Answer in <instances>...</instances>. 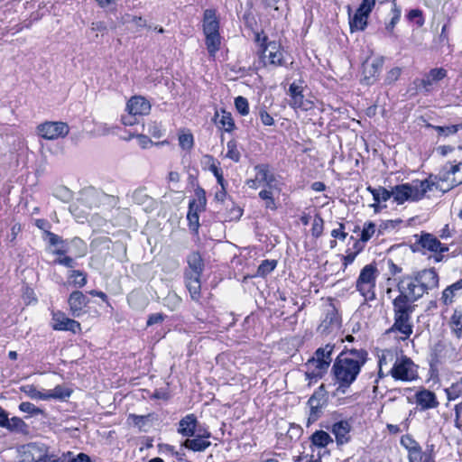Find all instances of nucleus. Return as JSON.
<instances>
[{
	"label": "nucleus",
	"mask_w": 462,
	"mask_h": 462,
	"mask_svg": "<svg viewBox=\"0 0 462 462\" xmlns=\"http://www.w3.org/2000/svg\"><path fill=\"white\" fill-rule=\"evenodd\" d=\"M146 127V131L154 138H160L162 136V129L159 123L157 122H149L144 125Z\"/></svg>",
	"instance_id": "obj_54"
},
{
	"label": "nucleus",
	"mask_w": 462,
	"mask_h": 462,
	"mask_svg": "<svg viewBox=\"0 0 462 462\" xmlns=\"http://www.w3.org/2000/svg\"><path fill=\"white\" fill-rule=\"evenodd\" d=\"M386 374H390L396 381L411 382L419 377L418 366L411 358L401 355L394 366L386 371Z\"/></svg>",
	"instance_id": "obj_5"
},
{
	"label": "nucleus",
	"mask_w": 462,
	"mask_h": 462,
	"mask_svg": "<svg viewBox=\"0 0 462 462\" xmlns=\"http://www.w3.org/2000/svg\"><path fill=\"white\" fill-rule=\"evenodd\" d=\"M410 21H415L419 27L424 24V19L422 16V12L420 9H412L409 12L407 15Z\"/></svg>",
	"instance_id": "obj_56"
},
{
	"label": "nucleus",
	"mask_w": 462,
	"mask_h": 462,
	"mask_svg": "<svg viewBox=\"0 0 462 462\" xmlns=\"http://www.w3.org/2000/svg\"><path fill=\"white\" fill-rule=\"evenodd\" d=\"M51 328L58 331H70L74 334L81 330L80 323L68 318L65 313L56 311L52 313Z\"/></svg>",
	"instance_id": "obj_13"
},
{
	"label": "nucleus",
	"mask_w": 462,
	"mask_h": 462,
	"mask_svg": "<svg viewBox=\"0 0 462 462\" xmlns=\"http://www.w3.org/2000/svg\"><path fill=\"white\" fill-rule=\"evenodd\" d=\"M438 286L439 275L434 269H424L413 274L404 275L397 282L399 293L414 301Z\"/></svg>",
	"instance_id": "obj_1"
},
{
	"label": "nucleus",
	"mask_w": 462,
	"mask_h": 462,
	"mask_svg": "<svg viewBox=\"0 0 462 462\" xmlns=\"http://www.w3.org/2000/svg\"><path fill=\"white\" fill-rule=\"evenodd\" d=\"M346 422L341 420L332 426L331 431L336 438L337 446H343L346 443Z\"/></svg>",
	"instance_id": "obj_34"
},
{
	"label": "nucleus",
	"mask_w": 462,
	"mask_h": 462,
	"mask_svg": "<svg viewBox=\"0 0 462 462\" xmlns=\"http://www.w3.org/2000/svg\"><path fill=\"white\" fill-rule=\"evenodd\" d=\"M374 8V5L362 0L353 18L348 22L352 32L364 31L366 28L368 18Z\"/></svg>",
	"instance_id": "obj_11"
},
{
	"label": "nucleus",
	"mask_w": 462,
	"mask_h": 462,
	"mask_svg": "<svg viewBox=\"0 0 462 462\" xmlns=\"http://www.w3.org/2000/svg\"><path fill=\"white\" fill-rule=\"evenodd\" d=\"M181 303V298L175 292H169L164 298V306L171 310H177Z\"/></svg>",
	"instance_id": "obj_45"
},
{
	"label": "nucleus",
	"mask_w": 462,
	"mask_h": 462,
	"mask_svg": "<svg viewBox=\"0 0 462 462\" xmlns=\"http://www.w3.org/2000/svg\"><path fill=\"white\" fill-rule=\"evenodd\" d=\"M367 360V353L364 349H348L347 373L348 385L352 383L357 374L360 373L361 367Z\"/></svg>",
	"instance_id": "obj_9"
},
{
	"label": "nucleus",
	"mask_w": 462,
	"mask_h": 462,
	"mask_svg": "<svg viewBox=\"0 0 462 462\" xmlns=\"http://www.w3.org/2000/svg\"><path fill=\"white\" fill-rule=\"evenodd\" d=\"M227 152L226 153V157L234 161L235 162H239L240 160V152L237 149V144L235 140H230L226 143Z\"/></svg>",
	"instance_id": "obj_47"
},
{
	"label": "nucleus",
	"mask_w": 462,
	"mask_h": 462,
	"mask_svg": "<svg viewBox=\"0 0 462 462\" xmlns=\"http://www.w3.org/2000/svg\"><path fill=\"white\" fill-rule=\"evenodd\" d=\"M219 18L215 9H206L203 13L202 28L205 35V44L210 57H215L221 46L219 33Z\"/></svg>",
	"instance_id": "obj_2"
},
{
	"label": "nucleus",
	"mask_w": 462,
	"mask_h": 462,
	"mask_svg": "<svg viewBox=\"0 0 462 462\" xmlns=\"http://www.w3.org/2000/svg\"><path fill=\"white\" fill-rule=\"evenodd\" d=\"M439 180L448 181L452 187L462 184V160L457 163H448L439 172Z\"/></svg>",
	"instance_id": "obj_15"
},
{
	"label": "nucleus",
	"mask_w": 462,
	"mask_h": 462,
	"mask_svg": "<svg viewBox=\"0 0 462 462\" xmlns=\"http://www.w3.org/2000/svg\"><path fill=\"white\" fill-rule=\"evenodd\" d=\"M419 243L423 248L436 254H442L448 251V246L446 244L440 243V241L431 234H422Z\"/></svg>",
	"instance_id": "obj_23"
},
{
	"label": "nucleus",
	"mask_w": 462,
	"mask_h": 462,
	"mask_svg": "<svg viewBox=\"0 0 462 462\" xmlns=\"http://www.w3.org/2000/svg\"><path fill=\"white\" fill-rule=\"evenodd\" d=\"M333 346L327 345L325 347H319L316 350L315 356L308 360L306 366V376L310 380L320 378L328 368L331 362V353Z\"/></svg>",
	"instance_id": "obj_4"
},
{
	"label": "nucleus",
	"mask_w": 462,
	"mask_h": 462,
	"mask_svg": "<svg viewBox=\"0 0 462 462\" xmlns=\"http://www.w3.org/2000/svg\"><path fill=\"white\" fill-rule=\"evenodd\" d=\"M72 391L65 386L57 385L54 389L47 391L46 400L49 399H59L64 400L70 396Z\"/></svg>",
	"instance_id": "obj_36"
},
{
	"label": "nucleus",
	"mask_w": 462,
	"mask_h": 462,
	"mask_svg": "<svg viewBox=\"0 0 462 462\" xmlns=\"http://www.w3.org/2000/svg\"><path fill=\"white\" fill-rule=\"evenodd\" d=\"M378 270L374 264H366L360 272L356 287L358 291L372 292L375 291Z\"/></svg>",
	"instance_id": "obj_8"
},
{
	"label": "nucleus",
	"mask_w": 462,
	"mask_h": 462,
	"mask_svg": "<svg viewBox=\"0 0 462 462\" xmlns=\"http://www.w3.org/2000/svg\"><path fill=\"white\" fill-rule=\"evenodd\" d=\"M338 327L337 312L334 306L328 305L325 317L322 319L318 330L322 334H328Z\"/></svg>",
	"instance_id": "obj_19"
},
{
	"label": "nucleus",
	"mask_w": 462,
	"mask_h": 462,
	"mask_svg": "<svg viewBox=\"0 0 462 462\" xmlns=\"http://www.w3.org/2000/svg\"><path fill=\"white\" fill-rule=\"evenodd\" d=\"M375 231V225L372 222L365 223L363 230L361 232V238H363V241H368L372 236L374 234Z\"/></svg>",
	"instance_id": "obj_55"
},
{
	"label": "nucleus",
	"mask_w": 462,
	"mask_h": 462,
	"mask_svg": "<svg viewBox=\"0 0 462 462\" xmlns=\"http://www.w3.org/2000/svg\"><path fill=\"white\" fill-rule=\"evenodd\" d=\"M280 193L273 192L272 190L262 189L259 192V197L265 201V208L271 210H275L277 208L274 196L279 195Z\"/></svg>",
	"instance_id": "obj_40"
},
{
	"label": "nucleus",
	"mask_w": 462,
	"mask_h": 462,
	"mask_svg": "<svg viewBox=\"0 0 462 462\" xmlns=\"http://www.w3.org/2000/svg\"><path fill=\"white\" fill-rule=\"evenodd\" d=\"M303 88L301 86L291 83L289 87V96L291 97L290 106L294 109L309 110L312 107V103L304 98L302 94Z\"/></svg>",
	"instance_id": "obj_17"
},
{
	"label": "nucleus",
	"mask_w": 462,
	"mask_h": 462,
	"mask_svg": "<svg viewBox=\"0 0 462 462\" xmlns=\"http://www.w3.org/2000/svg\"><path fill=\"white\" fill-rule=\"evenodd\" d=\"M20 389L32 399L46 400V393L38 391L32 384L23 385Z\"/></svg>",
	"instance_id": "obj_43"
},
{
	"label": "nucleus",
	"mask_w": 462,
	"mask_h": 462,
	"mask_svg": "<svg viewBox=\"0 0 462 462\" xmlns=\"http://www.w3.org/2000/svg\"><path fill=\"white\" fill-rule=\"evenodd\" d=\"M210 436L211 433L208 430L199 428L198 433L193 436L194 438H188L182 446L194 452L205 451L211 445V442L208 440Z\"/></svg>",
	"instance_id": "obj_14"
},
{
	"label": "nucleus",
	"mask_w": 462,
	"mask_h": 462,
	"mask_svg": "<svg viewBox=\"0 0 462 462\" xmlns=\"http://www.w3.org/2000/svg\"><path fill=\"white\" fill-rule=\"evenodd\" d=\"M445 391L448 400H456L459 398L462 395V377L453 383Z\"/></svg>",
	"instance_id": "obj_41"
},
{
	"label": "nucleus",
	"mask_w": 462,
	"mask_h": 462,
	"mask_svg": "<svg viewBox=\"0 0 462 462\" xmlns=\"http://www.w3.org/2000/svg\"><path fill=\"white\" fill-rule=\"evenodd\" d=\"M392 12H393V15L390 23H387L386 27H385L386 30H388L389 32L393 31L395 25L397 24V23L400 21V18H401V8L395 3H393Z\"/></svg>",
	"instance_id": "obj_52"
},
{
	"label": "nucleus",
	"mask_w": 462,
	"mask_h": 462,
	"mask_svg": "<svg viewBox=\"0 0 462 462\" xmlns=\"http://www.w3.org/2000/svg\"><path fill=\"white\" fill-rule=\"evenodd\" d=\"M449 325L457 337L462 333V309H456L450 318Z\"/></svg>",
	"instance_id": "obj_37"
},
{
	"label": "nucleus",
	"mask_w": 462,
	"mask_h": 462,
	"mask_svg": "<svg viewBox=\"0 0 462 462\" xmlns=\"http://www.w3.org/2000/svg\"><path fill=\"white\" fill-rule=\"evenodd\" d=\"M393 319L394 322L389 331L401 333L402 336L400 337V339L402 340L408 339L413 331L411 314L393 315Z\"/></svg>",
	"instance_id": "obj_16"
},
{
	"label": "nucleus",
	"mask_w": 462,
	"mask_h": 462,
	"mask_svg": "<svg viewBox=\"0 0 462 462\" xmlns=\"http://www.w3.org/2000/svg\"><path fill=\"white\" fill-rule=\"evenodd\" d=\"M209 170L217 178V183L220 186H226V183L223 177L222 171L214 162L209 166Z\"/></svg>",
	"instance_id": "obj_60"
},
{
	"label": "nucleus",
	"mask_w": 462,
	"mask_h": 462,
	"mask_svg": "<svg viewBox=\"0 0 462 462\" xmlns=\"http://www.w3.org/2000/svg\"><path fill=\"white\" fill-rule=\"evenodd\" d=\"M218 124L225 129L226 132L233 131L235 127L234 120L230 113L222 111L221 117L218 121Z\"/></svg>",
	"instance_id": "obj_49"
},
{
	"label": "nucleus",
	"mask_w": 462,
	"mask_h": 462,
	"mask_svg": "<svg viewBox=\"0 0 462 462\" xmlns=\"http://www.w3.org/2000/svg\"><path fill=\"white\" fill-rule=\"evenodd\" d=\"M277 262L275 260H264L258 266L257 275L264 277L272 271H273L276 267Z\"/></svg>",
	"instance_id": "obj_46"
},
{
	"label": "nucleus",
	"mask_w": 462,
	"mask_h": 462,
	"mask_svg": "<svg viewBox=\"0 0 462 462\" xmlns=\"http://www.w3.org/2000/svg\"><path fill=\"white\" fill-rule=\"evenodd\" d=\"M5 429L15 433H28V425L19 417H13L9 419Z\"/></svg>",
	"instance_id": "obj_35"
},
{
	"label": "nucleus",
	"mask_w": 462,
	"mask_h": 462,
	"mask_svg": "<svg viewBox=\"0 0 462 462\" xmlns=\"http://www.w3.org/2000/svg\"><path fill=\"white\" fill-rule=\"evenodd\" d=\"M401 355L396 350L393 349H384L382 350L381 354L378 356V366L382 368H386L388 370L390 367L394 366V364L398 361Z\"/></svg>",
	"instance_id": "obj_30"
},
{
	"label": "nucleus",
	"mask_w": 462,
	"mask_h": 462,
	"mask_svg": "<svg viewBox=\"0 0 462 462\" xmlns=\"http://www.w3.org/2000/svg\"><path fill=\"white\" fill-rule=\"evenodd\" d=\"M35 462H67V456L63 455L61 457H57L54 455H43Z\"/></svg>",
	"instance_id": "obj_61"
},
{
	"label": "nucleus",
	"mask_w": 462,
	"mask_h": 462,
	"mask_svg": "<svg viewBox=\"0 0 462 462\" xmlns=\"http://www.w3.org/2000/svg\"><path fill=\"white\" fill-rule=\"evenodd\" d=\"M235 106L236 110L241 114L242 116H246L249 113V105L248 101L244 97H237L235 98Z\"/></svg>",
	"instance_id": "obj_51"
},
{
	"label": "nucleus",
	"mask_w": 462,
	"mask_h": 462,
	"mask_svg": "<svg viewBox=\"0 0 462 462\" xmlns=\"http://www.w3.org/2000/svg\"><path fill=\"white\" fill-rule=\"evenodd\" d=\"M187 263L189 269L185 271L184 274H191L197 277H201L204 271V261L199 253H190L187 257Z\"/></svg>",
	"instance_id": "obj_25"
},
{
	"label": "nucleus",
	"mask_w": 462,
	"mask_h": 462,
	"mask_svg": "<svg viewBox=\"0 0 462 462\" xmlns=\"http://www.w3.org/2000/svg\"><path fill=\"white\" fill-rule=\"evenodd\" d=\"M186 287L189 291L190 297L193 300L198 301L200 298L201 290V277H197L191 274H184Z\"/></svg>",
	"instance_id": "obj_31"
},
{
	"label": "nucleus",
	"mask_w": 462,
	"mask_h": 462,
	"mask_svg": "<svg viewBox=\"0 0 462 462\" xmlns=\"http://www.w3.org/2000/svg\"><path fill=\"white\" fill-rule=\"evenodd\" d=\"M367 190L371 192L374 198V203L371 205L374 208V211H377L378 205L382 202H386L390 198L393 197V194H391V190L386 189L383 187L378 188H372L368 187Z\"/></svg>",
	"instance_id": "obj_32"
},
{
	"label": "nucleus",
	"mask_w": 462,
	"mask_h": 462,
	"mask_svg": "<svg viewBox=\"0 0 462 462\" xmlns=\"http://www.w3.org/2000/svg\"><path fill=\"white\" fill-rule=\"evenodd\" d=\"M384 59L382 56L367 58L363 63V80L367 85L374 84L379 78Z\"/></svg>",
	"instance_id": "obj_10"
},
{
	"label": "nucleus",
	"mask_w": 462,
	"mask_h": 462,
	"mask_svg": "<svg viewBox=\"0 0 462 462\" xmlns=\"http://www.w3.org/2000/svg\"><path fill=\"white\" fill-rule=\"evenodd\" d=\"M133 200L141 205L144 204L146 200H151V198L145 194L144 189H139L133 193Z\"/></svg>",
	"instance_id": "obj_58"
},
{
	"label": "nucleus",
	"mask_w": 462,
	"mask_h": 462,
	"mask_svg": "<svg viewBox=\"0 0 462 462\" xmlns=\"http://www.w3.org/2000/svg\"><path fill=\"white\" fill-rule=\"evenodd\" d=\"M308 404L310 406V415L308 418V425L316 421L321 413V409L323 406V402L320 398V394L314 393L308 401Z\"/></svg>",
	"instance_id": "obj_29"
},
{
	"label": "nucleus",
	"mask_w": 462,
	"mask_h": 462,
	"mask_svg": "<svg viewBox=\"0 0 462 462\" xmlns=\"http://www.w3.org/2000/svg\"><path fill=\"white\" fill-rule=\"evenodd\" d=\"M179 144L184 150H190L194 144L193 135L189 133L180 134Z\"/></svg>",
	"instance_id": "obj_53"
},
{
	"label": "nucleus",
	"mask_w": 462,
	"mask_h": 462,
	"mask_svg": "<svg viewBox=\"0 0 462 462\" xmlns=\"http://www.w3.org/2000/svg\"><path fill=\"white\" fill-rule=\"evenodd\" d=\"M447 76V70L443 68H435L430 70L421 79V86L425 91H430L431 87Z\"/></svg>",
	"instance_id": "obj_26"
},
{
	"label": "nucleus",
	"mask_w": 462,
	"mask_h": 462,
	"mask_svg": "<svg viewBox=\"0 0 462 462\" xmlns=\"http://www.w3.org/2000/svg\"><path fill=\"white\" fill-rule=\"evenodd\" d=\"M262 52V60L264 65L270 64L282 66L283 64V54L281 44L275 41L269 42L264 45Z\"/></svg>",
	"instance_id": "obj_12"
},
{
	"label": "nucleus",
	"mask_w": 462,
	"mask_h": 462,
	"mask_svg": "<svg viewBox=\"0 0 462 462\" xmlns=\"http://www.w3.org/2000/svg\"><path fill=\"white\" fill-rule=\"evenodd\" d=\"M89 300L80 291H74L68 299L69 311L73 317H80L85 313V308L88 306Z\"/></svg>",
	"instance_id": "obj_18"
},
{
	"label": "nucleus",
	"mask_w": 462,
	"mask_h": 462,
	"mask_svg": "<svg viewBox=\"0 0 462 462\" xmlns=\"http://www.w3.org/2000/svg\"><path fill=\"white\" fill-rule=\"evenodd\" d=\"M402 69L398 67L393 68L390 69L385 77V82L387 84H392L395 82L401 76Z\"/></svg>",
	"instance_id": "obj_57"
},
{
	"label": "nucleus",
	"mask_w": 462,
	"mask_h": 462,
	"mask_svg": "<svg viewBox=\"0 0 462 462\" xmlns=\"http://www.w3.org/2000/svg\"><path fill=\"white\" fill-rule=\"evenodd\" d=\"M415 402L421 411L435 409L439 404L436 394L428 389H421L415 393Z\"/></svg>",
	"instance_id": "obj_20"
},
{
	"label": "nucleus",
	"mask_w": 462,
	"mask_h": 462,
	"mask_svg": "<svg viewBox=\"0 0 462 462\" xmlns=\"http://www.w3.org/2000/svg\"><path fill=\"white\" fill-rule=\"evenodd\" d=\"M151 110V104L143 97H133L126 104V111L131 116L148 115Z\"/></svg>",
	"instance_id": "obj_21"
},
{
	"label": "nucleus",
	"mask_w": 462,
	"mask_h": 462,
	"mask_svg": "<svg viewBox=\"0 0 462 462\" xmlns=\"http://www.w3.org/2000/svg\"><path fill=\"white\" fill-rule=\"evenodd\" d=\"M439 136L448 137L462 130V123L451 125H436L433 126Z\"/></svg>",
	"instance_id": "obj_39"
},
{
	"label": "nucleus",
	"mask_w": 462,
	"mask_h": 462,
	"mask_svg": "<svg viewBox=\"0 0 462 462\" xmlns=\"http://www.w3.org/2000/svg\"><path fill=\"white\" fill-rule=\"evenodd\" d=\"M458 295V291L453 289V285L451 284L442 291L440 300L444 305L448 306L450 305L454 301V299Z\"/></svg>",
	"instance_id": "obj_44"
},
{
	"label": "nucleus",
	"mask_w": 462,
	"mask_h": 462,
	"mask_svg": "<svg viewBox=\"0 0 462 462\" xmlns=\"http://www.w3.org/2000/svg\"><path fill=\"white\" fill-rule=\"evenodd\" d=\"M69 132L68 124L60 121H47L37 126V134L45 140L65 137Z\"/></svg>",
	"instance_id": "obj_7"
},
{
	"label": "nucleus",
	"mask_w": 462,
	"mask_h": 462,
	"mask_svg": "<svg viewBox=\"0 0 462 462\" xmlns=\"http://www.w3.org/2000/svg\"><path fill=\"white\" fill-rule=\"evenodd\" d=\"M415 302L406 297L399 295L393 300V315H405L411 314L414 310V307L411 303Z\"/></svg>",
	"instance_id": "obj_28"
},
{
	"label": "nucleus",
	"mask_w": 462,
	"mask_h": 462,
	"mask_svg": "<svg viewBox=\"0 0 462 462\" xmlns=\"http://www.w3.org/2000/svg\"><path fill=\"white\" fill-rule=\"evenodd\" d=\"M259 116L263 125L271 126L274 124V119L273 118V116L264 109L260 110Z\"/></svg>",
	"instance_id": "obj_63"
},
{
	"label": "nucleus",
	"mask_w": 462,
	"mask_h": 462,
	"mask_svg": "<svg viewBox=\"0 0 462 462\" xmlns=\"http://www.w3.org/2000/svg\"><path fill=\"white\" fill-rule=\"evenodd\" d=\"M310 439L312 444L319 448H325L329 442H332L329 434L324 430H316Z\"/></svg>",
	"instance_id": "obj_38"
},
{
	"label": "nucleus",
	"mask_w": 462,
	"mask_h": 462,
	"mask_svg": "<svg viewBox=\"0 0 462 462\" xmlns=\"http://www.w3.org/2000/svg\"><path fill=\"white\" fill-rule=\"evenodd\" d=\"M322 230H323V220L320 217H316L312 223V228H311L312 235L315 236H319L322 233Z\"/></svg>",
	"instance_id": "obj_62"
},
{
	"label": "nucleus",
	"mask_w": 462,
	"mask_h": 462,
	"mask_svg": "<svg viewBox=\"0 0 462 462\" xmlns=\"http://www.w3.org/2000/svg\"><path fill=\"white\" fill-rule=\"evenodd\" d=\"M401 442L409 451L410 462H421L425 452H422L421 448L415 440L410 437H403Z\"/></svg>",
	"instance_id": "obj_27"
},
{
	"label": "nucleus",
	"mask_w": 462,
	"mask_h": 462,
	"mask_svg": "<svg viewBox=\"0 0 462 462\" xmlns=\"http://www.w3.org/2000/svg\"><path fill=\"white\" fill-rule=\"evenodd\" d=\"M198 430V420L192 413L187 414L179 421L178 432L183 437H193Z\"/></svg>",
	"instance_id": "obj_24"
},
{
	"label": "nucleus",
	"mask_w": 462,
	"mask_h": 462,
	"mask_svg": "<svg viewBox=\"0 0 462 462\" xmlns=\"http://www.w3.org/2000/svg\"><path fill=\"white\" fill-rule=\"evenodd\" d=\"M196 197L198 199V203L195 202V207L199 206L200 209H203L206 207L207 199L206 192L202 188H198L195 190Z\"/></svg>",
	"instance_id": "obj_59"
},
{
	"label": "nucleus",
	"mask_w": 462,
	"mask_h": 462,
	"mask_svg": "<svg viewBox=\"0 0 462 462\" xmlns=\"http://www.w3.org/2000/svg\"><path fill=\"white\" fill-rule=\"evenodd\" d=\"M19 410L32 416L43 414V411L42 409L36 407L33 403L29 402H21L19 405Z\"/></svg>",
	"instance_id": "obj_50"
},
{
	"label": "nucleus",
	"mask_w": 462,
	"mask_h": 462,
	"mask_svg": "<svg viewBox=\"0 0 462 462\" xmlns=\"http://www.w3.org/2000/svg\"><path fill=\"white\" fill-rule=\"evenodd\" d=\"M69 279L71 281V283L79 288H82L87 283V276L86 274L79 270H73L70 272L69 275Z\"/></svg>",
	"instance_id": "obj_42"
},
{
	"label": "nucleus",
	"mask_w": 462,
	"mask_h": 462,
	"mask_svg": "<svg viewBox=\"0 0 462 462\" xmlns=\"http://www.w3.org/2000/svg\"><path fill=\"white\" fill-rule=\"evenodd\" d=\"M201 209L199 208V206L195 207V200H192L191 202H189L187 218L189 221V224L191 226H199V217L198 212Z\"/></svg>",
	"instance_id": "obj_48"
},
{
	"label": "nucleus",
	"mask_w": 462,
	"mask_h": 462,
	"mask_svg": "<svg viewBox=\"0 0 462 462\" xmlns=\"http://www.w3.org/2000/svg\"><path fill=\"white\" fill-rule=\"evenodd\" d=\"M453 354V348L450 345L439 342L435 344L430 354V365H437L444 363L450 358Z\"/></svg>",
	"instance_id": "obj_22"
},
{
	"label": "nucleus",
	"mask_w": 462,
	"mask_h": 462,
	"mask_svg": "<svg viewBox=\"0 0 462 462\" xmlns=\"http://www.w3.org/2000/svg\"><path fill=\"white\" fill-rule=\"evenodd\" d=\"M255 176L257 177V180L259 184L263 186L267 182L273 180V176H275L273 172L270 171L269 167L265 164H259L254 167Z\"/></svg>",
	"instance_id": "obj_33"
},
{
	"label": "nucleus",
	"mask_w": 462,
	"mask_h": 462,
	"mask_svg": "<svg viewBox=\"0 0 462 462\" xmlns=\"http://www.w3.org/2000/svg\"><path fill=\"white\" fill-rule=\"evenodd\" d=\"M455 426L461 430L462 429V402L455 406Z\"/></svg>",
	"instance_id": "obj_64"
},
{
	"label": "nucleus",
	"mask_w": 462,
	"mask_h": 462,
	"mask_svg": "<svg viewBox=\"0 0 462 462\" xmlns=\"http://www.w3.org/2000/svg\"><path fill=\"white\" fill-rule=\"evenodd\" d=\"M343 350L336 359L332 367V381L337 386L335 390L336 395L344 394L346 392V356Z\"/></svg>",
	"instance_id": "obj_6"
},
{
	"label": "nucleus",
	"mask_w": 462,
	"mask_h": 462,
	"mask_svg": "<svg viewBox=\"0 0 462 462\" xmlns=\"http://www.w3.org/2000/svg\"><path fill=\"white\" fill-rule=\"evenodd\" d=\"M431 183L428 180H414L408 183L394 186L391 194L393 200L401 205L406 201H417L431 189Z\"/></svg>",
	"instance_id": "obj_3"
}]
</instances>
